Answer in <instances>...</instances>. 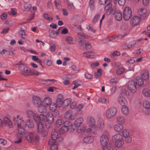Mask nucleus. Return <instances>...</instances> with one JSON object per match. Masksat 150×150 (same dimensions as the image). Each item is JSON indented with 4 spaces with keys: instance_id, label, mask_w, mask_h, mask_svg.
Returning a JSON list of instances; mask_svg holds the SVG:
<instances>
[{
    "instance_id": "60",
    "label": "nucleus",
    "mask_w": 150,
    "mask_h": 150,
    "mask_svg": "<svg viewBox=\"0 0 150 150\" xmlns=\"http://www.w3.org/2000/svg\"><path fill=\"white\" fill-rule=\"evenodd\" d=\"M55 45L54 44L52 43L50 45V49L52 51H54L55 49Z\"/></svg>"
},
{
    "instance_id": "42",
    "label": "nucleus",
    "mask_w": 150,
    "mask_h": 150,
    "mask_svg": "<svg viewBox=\"0 0 150 150\" xmlns=\"http://www.w3.org/2000/svg\"><path fill=\"white\" fill-rule=\"evenodd\" d=\"M101 146H102L103 150H110L111 148V145L108 143Z\"/></svg>"
},
{
    "instance_id": "55",
    "label": "nucleus",
    "mask_w": 150,
    "mask_h": 150,
    "mask_svg": "<svg viewBox=\"0 0 150 150\" xmlns=\"http://www.w3.org/2000/svg\"><path fill=\"white\" fill-rule=\"evenodd\" d=\"M44 18L48 21H50L52 20V17L47 13H45L44 15Z\"/></svg>"
},
{
    "instance_id": "5",
    "label": "nucleus",
    "mask_w": 150,
    "mask_h": 150,
    "mask_svg": "<svg viewBox=\"0 0 150 150\" xmlns=\"http://www.w3.org/2000/svg\"><path fill=\"white\" fill-rule=\"evenodd\" d=\"M29 134L26 136L27 139L28 140L32 142H38L39 141L40 137L38 135H35L34 132H28Z\"/></svg>"
},
{
    "instance_id": "57",
    "label": "nucleus",
    "mask_w": 150,
    "mask_h": 150,
    "mask_svg": "<svg viewBox=\"0 0 150 150\" xmlns=\"http://www.w3.org/2000/svg\"><path fill=\"white\" fill-rule=\"evenodd\" d=\"M83 44H84L85 46V48L86 50L90 49L91 47V46L90 43L85 42Z\"/></svg>"
},
{
    "instance_id": "17",
    "label": "nucleus",
    "mask_w": 150,
    "mask_h": 150,
    "mask_svg": "<svg viewBox=\"0 0 150 150\" xmlns=\"http://www.w3.org/2000/svg\"><path fill=\"white\" fill-rule=\"evenodd\" d=\"M63 96L62 95L59 94L57 97V107H60L62 104Z\"/></svg>"
},
{
    "instance_id": "12",
    "label": "nucleus",
    "mask_w": 150,
    "mask_h": 150,
    "mask_svg": "<svg viewBox=\"0 0 150 150\" xmlns=\"http://www.w3.org/2000/svg\"><path fill=\"white\" fill-rule=\"evenodd\" d=\"M33 102L34 105L36 107L41 104V99L39 97L37 96H34L33 97Z\"/></svg>"
},
{
    "instance_id": "39",
    "label": "nucleus",
    "mask_w": 150,
    "mask_h": 150,
    "mask_svg": "<svg viewBox=\"0 0 150 150\" xmlns=\"http://www.w3.org/2000/svg\"><path fill=\"white\" fill-rule=\"evenodd\" d=\"M55 81H56V80L53 79H47L45 80L44 84L47 85H51L53 84Z\"/></svg>"
},
{
    "instance_id": "59",
    "label": "nucleus",
    "mask_w": 150,
    "mask_h": 150,
    "mask_svg": "<svg viewBox=\"0 0 150 150\" xmlns=\"http://www.w3.org/2000/svg\"><path fill=\"white\" fill-rule=\"evenodd\" d=\"M24 7L27 10L29 11L31 8V5L30 4H24Z\"/></svg>"
},
{
    "instance_id": "48",
    "label": "nucleus",
    "mask_w": 150,
    "mask_h": 150,
    "mask_svg": "<svg viewBox=\"0 0 150 150\" xmlns=\"http://www.w3.org/2000/svg\"><path fill=\"white\" fill-rule=\"evenodd\" d=\"M112 6V4L110 3H109L105 6L104 9L105 10L107 11V13H108L109 11L110 10V9L111 8Z\"/></svg>"
},
{
    "instance_id": "4",
    "label": "nucleus",
    "mask_w": 150,
    "mask_h": 150,
    "mask_svg": "<svg viewBox=\"0 0 150 150\" xmlns=\"http://www.w3.org/2000/svg\"><path fill=\"white\" fill-rule=\"evenodd\" d=\"M132 12L131 8L129 7H126L124 9L123 12V17L126 21L128 20L131 17Z\"/></svg>"
},
{
    "instance_id": "1",
    "label": "nucleus",
    "mask_w": 150,
    "mask_h": 150,
    "mask_svg": "<svg viewBox=\"0 0 150 150\" xmlns=\"http://www.w3.org/2000/svg\"><path fill=\"white\" fill-rule=\"evenodd\" d=\"M113 141L115 142V145L116 147L119 148L124 144V140L122 136L120 134L115 135L112 137Z\"/></svg>"
},
{
    "instance_id": "15",
    "label": "nucleus",
    "mask_w": 150,
    "mask_h": 150,
    "mask_svg": "<svg viewBox=\"0 0 150 150\" xmlns=\"http://www.w3.org/2000/svg\"><path fill=\"white\" fill-rule=\"evenodd\" d=\"M37 131L38 133L41 134L44 132V125L42 122H39L37 125Z\"/></svg>"
},
{
    "instance_id": "20",
    "label": "nucleus",
    "mask_w": 150,
    "mask_h": 150,
    "mask_svg": "<svg viewBox=\"0 0 150 150\" xmlns=\"http://www.w3.org/2000/svg\"><path fill=\"white\" fill-rule=\"evenodd\" d=\"M83 119L81 117L77 118L74 121V125L76 127H79L83 122Z\"/></svg>"
},
{
    "instance_id": "16",
    "label": "nucleus",
    "mask_w": 150,
    "mask_h": 150,
    "mask_svg": "<svg viewBox=\"0 0 150 150\" xmlns=\"http://www.w3.org/2000/svg\"><path fill=\"white\" fill-rule=\"evenodd\" d=\"M134 82L136 84L139 86H142L144 83L143 79L141 78L139 76H137L135 78Z\"/></svg>"
},
{
    "instance_id": "50",
    "label": "nucleus",
    "mask_w": 150,
    "mask_h": 150,
    "mask_svg": "<svg viewBox=\"0 0 150 150\" xmlns=\"http://www.w3.org/2000/svg\"><path fill=\"white\" fill-rule=\"evenodd\" d=\"M19 127V128L18 129V132L20 134H26V131H25L24 128H21V126H20Z\"/></svg>"
},
{
    "instance_id": "34",
    "label": "nucleus",
    "mask_w": 150,
    "mask_h": 150,
    "mask_svg": "<svg viewBox=\"0 0 150 150\" xmlns=\"http://www.w3.org/2000/svg\"><path fill=\"white\" fill-rule=\"evenodd\" d=\"M13 120L15 124L17 125L18 127L21 126V123L23 122L20 119L14 118V117H13Z\"/></svg>"
},
{
    "instance_id": "45",
    "label": "nucleus",
    "mask_w": 150,
    "mask_h": 150,
    "mask_svg": "<svg viewBox=\"0 0 150 150\" xmlns=\"http://www.w3.org/2000/svg\"><path fill=\"white\" fill-rule=\"evenodd\" d=\"M35 121L37 123V124L39 122H42L40 121V116L38 115L35 114L34 116L33 117Z\"/></svg>"
},
{
    "instance_id": "38",
    "label": "nucleus",
    "mask_w": 150,
    "mask_h": 150,
    "mask_svg": "<svg viewBox=\"0 0 150 150\" xmlns=\"http://www.w3.org/2000/svg\"><path fill=\"white\" fill-rule=\"evenodd\" d=\"M50 109L51 112H55L56 110V104L55 103H51L50 105Z\"/></svg>"
},
{
    "instance_id": "52",
    "label": "nucleus",
    "mask_w": 150,
    "mask_h": 150,
    "mask_svg": "<svg viewBox=\"0 0 150 150\" xmlns=\"http://www.w3.org/2000/svg\"><path fill=\"white\" fill-rule=\"evenodd\" d=\"M91 53V51H87L86 52H84L83 53V55L85 57H87L88 58H93V57H91V55H87Z\"/></svg>"
},
{
    "instance_id": "25",
    "label": "nucleus",
    "mask_w": 150,
    "mask_h": 150,
    "mask_svg": "<svg viewBox=\"0 0 150 150\" xmlns=\"http://www.w3.org/2000/svg\"><path fill=\"white\" fill-rule=\"evenodd\" d=\"M63 123L65 125H67L68 126L70 125H71V123L68 121L64 122V120H63L61 119H58L57 120V126H60Z\"/></svg>"
},
{
    "instance_id": "31",
    "label": "nucleus",
    "mask_w": 150,
    "mask_h": 150,
    "mask_svg": "<svg viewBox=\"0 0 150 150\" xmlns=\"http://www.w3.org/2000/svg\"><path fill=\"white\" fill-rule=\"evenodd\" d=\"M50 115H52V114L50 113H47L46 116L43 114H40V121H41L42 120L43 122H45L47 120V118L48 117H49V116H50Z\"/></svg>"
},
{
    "instance_id": "14",
    "label": "nucleus",
    "mask_w": 150,
    "mask_h": 150,
    "mask_svg": "<svg viewBox=\"0 0 150 150\" xmlns=\"http://www.w3.org/2000/svg\"><path fill=\"white\" fill-rule=\"evenodd\" d=\"M140 21V18L138 16H135L130 20L131 24L133 25H137Z\"/></svg>"
},
{
    "instance_id": "33",
    "label": "nucleus",
    "mask_w": 150,
    "mask_h": 150,
    "mask_svg": "<svg viewBox=\"0 0 150 150\" xmlns=\"http://www.w3.org/2000/svg\"><path fill=\"white\" fill-rule=\"evenodd\" d=\"M143 105L144 108L150 110V102L149 101H144L143 102Z\"/></svg>"
},
{
    "instance_id": "51",
    "label": "nucleus",
    "mask_w": 150,
    "mask_h": 150,
    "mask_svg": "<svg viewBox=\"0 0 150 150\" xmlns=\"http://www.w3.org/2000/svg\"><path fill=\"white\" fill-rule=\"evenodd\" d=\"M118 11H116V9L115 7H113L110 9V10L108 12V13H107L108 14H115V15L116 12Z\"/></svg>"
},
{
    "instance_id": "44",
    "label": "nucleus",
    "mask_w": 150,
    "mask_h": 150,
    "mask_svg": "<svg viewBox=\"0 0 150 150\" xmlns=\"http://www.w3.org/2000/svg\"><path fill=\"white\" fill-rule=\"evenodd\" d=\"M125 71V69L123 67L118 68L116 71V73L117 75H120L122 74Z\"/></svg>"
},
{
    "instance_id": "32",
    "label": "nucleus",
    "mask_w": 150,
    "mask_h": 150,
    "mask_svg": "<svg viewBox=\"0 0 150 150\" xmlns=\"http://www.w3.org/2000/svg\"><path fill=\"white\" fill-rule=\"evenodd\" d=\"M142 93L146 97H149L150 96V90L148 88H144L142 90Z\"/></svg>"
},
{
    "instance_id": "61",
    "label": "nucleus",
    "mask_w": 150,
    "mask_h": 150,
    "mask_svg": "<svg viewBox=\"0 0 150 150\" xmlns=\"http://www.w3.org/2000/svg\"><path fill=\"white\" fill-rule=\"evenodd\" d=\"M118 37L117 36L114 35L112 36L110 39L109 40V42L111 41H116L118 40Z\"/></svg>"
},
{
    "instance_id": "3",
    "label": "nucleus",
    "mask_w": 150,
    "mask_h": 150,
    "mask_svg": "<svg viewBox=\"0 0 150 150\" xmlns=\"http://www.w3.org/2000/svg\"><path fill=\"white\" fill-rule=\"evenodd\" d=\"M117 112L116 108L114 107H111L108 109L106 112V115L107 117L111 119L113 117Z\"/></svg>"
},
{
    "instance_id": "26",
    "label": "nucleus",
    "mask_w": 150,
    "mask_h": 150,
    "mask_svg": "<svg viewBox=\"0 0 150 150\" xmlns=\"http://www.w3.org/2000/svg\"><path fill=\"white\" fill-rule=\"evenodd\" d=\"M38 112L41 113H45L47 111L45 107L42 105L38 106Z\"/></svg>"
},
{
    "instance_id": "21",
    "label": "nucleus",
    "mask_w": 150,
    "mask_h": 150,
    "mask_svg": "<svg viewBox=\"0 0 150 150\" xmlns=\"http://www.w3.org/2000/svg\"><path fill=\"white\" fill-rule=\"evenodd\" d=\"M114 128L115 130L117 132H122L123 130V126L119 124L115 125L114 126Z\"/></svg>"
},
{
    "instance_id": "63",
    "label": "nucleus",
    "mask_w": 150,
    "mask_h": 150,
    "mask_svg": "<svg viewBox=\"0 0 150 150\" xmlns=\"http://www.w3.org/2000/svg\"><path fill=\"white\" fill-rule=\"evenodd\" d=\"M9 30V28H6L3 29L2 30V31L1 32V33L3 34H6L8 32Z\"/></svg>"
},
{
    "instance_id": "7",
    "label": "nucleus",
    "mask_w": 150,
    "mask_h": 150,
    "mask_svg": "<svg viewBox=\"0 0 150 150\" xmlns=\"http://www.w3.org/2000/svg\"><path fill=\"white\" fill-rule=\"evenodd\" d=\"M128 88L132 93H135L136 91V87L135 83L133 81H130L128 83Z\"/></svg>"
},
{
    "instance_id": "53",
    "label": "nucleus",
    "mask_w": 150,
    "mask_h": 150,
    "mask_svg": "<svg viewBox=\"0 0 150 150\" xmlns=\"http://www.w3.org/2000/svg\"><path fill=\"white\" fill-rule=\"evenodd\" d=\"M120 54V52L118 51H115L112 53L110 55L111 57H113L115 56H119Z\"/></svg>"
},
{
    "instance_id": "9",
    "label": "nucleus",
    "mask_w": 150,
    "mask_h": 150,
    "mask_svg": "<svg viewBox=\"0 0 150 150\" xmlns=\"http://www.w3.org/2000/svg\"><path fill=\"white\" fill-rule=\"evenodd\" d=\"M64 116L66 118L71 120H74L77 117L76 114L73 115L72 112L71 110L67 111L65 113Z\"/></svg>"
},
{
    "instance_id": "62",
    "label": "nucleus",
    "mask_w": 150,
    "mask_h": 150,
    "mask_svg": "<svg viewBox=\"0 0 150 150\" xmlns=\"http://www.w3.org/2000/svg\"><path fill=\"white\" fill-rule=\"evenodd\" d=\"M118 4L119 5L122 6L124 5L126 2L125 0H118Z\"/></svg>"
},
{
    "instance_id": "8",
    "label": "nucleus",
    "mask_w": 150,
    "mask_h": 150,
    "mask_svg": "<svg viewBox=\"0 0 150 150\" xmlns=\"http://www.w3.org/2000/svg\"><path fill=\"white\" fill-rule=\"evenodd\" d=\"M54 118L52 115H50L49 117L47 118V120L45 122V125L47 128H49L51 126V124L54 122Z\"/></svg>"
},
{
    "instance_id": "43",
    "label": "nucleus",
    "mask_w": 150,
    "mask_h": 150,
    "mask_svg": "<svg viewBox=\"0 0 150 150\" xmlns=\"http://www.w3.org/2000/svg\"><path fill=\"white\" fill-rule=\"evenodd\" d=\"M91 131V129L90 128H88L87 129H86V128H83L82 129H80L79 130H77V132L78 133H79L81 131H83L84 132L89 133H90Z\"/></svg>"
},
{
    "instance_id": "24",
    "label": "nucleus",
    "mask_w": 150,
    "mask_h": 150,
    "mask_svg": "<svg viewBox=\"0 0 150 150\" xmlns=\"http://www.w3.org/2000/svg\"><path fill=\"white\" fill-rule=\"evenodd\" d=\"M51 102V98L49 97H47L44 98L43 103L45 106H49L52 103Z\"/></svg>"
},
{
    "instance_id": "41",
    "label": "nucleus",
    "mask_w": 150,
    "mask_h": 150,
    "mask_svg": "<svg viewBox=\"0 0 150 150\" xmlns=\"http://www.w3.org/2000/svg\"><path fill=\"white\" fill-rule=\"evenodd\" d=\"M117 120L119 124H122L124 122L125 119L122 116L120 115L117 117Z\"/></svg>"
},
{
    "instance_id": "40",
    "label": "nucleus",
    "mask_w": 150,
    "mask_h": 150,
    "mask_svg": "<svg viewBox=\"0 0 150 150\" xmlns=\"http://www.w3.org/2000/svg\"><path fill=\"white\" fill-rule=\"evenodd\" d=\"M104 122L103 120L101 119H99L97 123L98 126L100 128L102 129L104 127Z\"/></svg>"
},
{
    "instance_id": "23",
    "label": "nucleus",
    "mask_w": 150,
    "mask_h": 150,
    "mask_svg": "<svg viewBox=\"0 0 150 150\" xmlns=\"http://www.w3.org/2000/svg\"><path fill=\"white\" fill-rule=\"evenodd\" d=\"M67 8L70 12L74 11L75 8L72 3L69 0H67Z\"/></svg>"
},
{
    "instance_id": "35",
    "label": "nucleus",
    "mask_w": 150,
    "mask_h": 150,
    "mask_svg": "<svg viewBox=\"0 0 150 150\" xmlns=\"http://www.w3.org/2000/svg\"><path fill=\"white\" fill-rule=\"evenodd\" d=\"M121 110L122 113L125 115H126L129 113L128 108L125 105L122 106Z\"/></svg>"
},
{
    "instance_id": "22",
    "label": "nucleus",
    "mask_w": 150,
    "mask_h": 150,
    "mask_svg": "<svg viewBox=\"0 0 150 150\" xmlns=\"http://www.w3.org/2000/svg\"><path fill=\"white\" fill-rule=\"evenodd\" d=\"M94 140L93 138L91 136H87L84 137L83 141L86 143H91Z\"/></svg>"
},
{
    "instance_id": "56",
    "label": "nucleus",
    "mask_w": 150,
    "mask_h": 150,
    "mask_svg": "<svg viewBox=\"0 0 150 150\" xmlns=\"http://www.w3.org/2000/svg\"><path fill=\"white\" fill-rule=\"evenodd\" d=\"M125 142L127 143H130L132 140V138L129 135L125 137Z\"/></svg>"
},
{
    "instance_id": "64",
    "label": "nucleus",
    "mask_w": 150,
    "mask_h": 150,
    "mask_svg": "<svg viewBox=\"0 0 150 150\" xmlns=\"http://www.w3.org/2000/svg\"><path fill=\"white\" fill-rule=\"evenodd\" d=\"M7 143V141L6 140L0 138V144L3 145H4Z\"/></svg>"
},
{
    "instance_id": "36",
    "label": "nucleus",
    "mask_w": 150,
    "mask_h": 150,
    "mask_svg": "<svg viewBox=\"0 0 150 150\" xmlns=\"http://www.w3.org/2000/svg\"><path fill=\"white\" fill-rule=\"evenodd\" d=\"M68 43L70 44H73L75 43V41L73 38L71 37H67L65 39Z\"/></svg>"
},
{
    "instance_id": "46",
    "label": "nucleus",
    "mask_w": 150,
    "mask_h": 150,
    "mask_svg": "<svg viewBox=\"0 0 150 150\" xmlns=\"http://www.w3.org/2000/svg\"><path fill=\"white\" fill-rule=\"evenodd\" d=\"M50 36L52 38H54L56 36V31L54 30H51L50 32Z\"/></svg>"
},
{
    "instance_id": "49",
    "label": "nucleus",
    "mask_w": 150,
    "mask_h": 150,
    "mask_svg": "<svg viewBox=\"0 0 150 150\" xmlns=\"http://www.w3.org/2000/svg\"><path fill=\"white\" fill-rule=\"evenodd\" d=\"M122 134L124 137H125L129 135V132L128 130L127 129H125L122 132Z\"/></svg>"
},
{
    "instance_id": "19",
    "label": "nucleus",
    "mask_w": 150,
    "mask_h": 150,
    "mask_svg": "<svg viewBox=\"0 0 150 150\" xmlns=\"http://www.w3.org/2000/svg\"><path fill=\"white\" fill-rule=\"evenodd\" d=\"M26 126L29 128H32L34 126V123L32 120H27L25 121Z\"/></svg>"
},
{
    "instance_id": "6",
    "label": "nucleus",
    "mask_w": 150,
    "mask_h": 150,
    "mask_svg": "<svg viewBox=\"0 0 150 150\" xmlns=\"http://www.w3.org/2000/svg\"><path fill=\"white\" fill-rule=\"evenodd\" d=\"M21 67H18V69L20 71L22 74L24 75L28 74L30 72V68L25 64L21 65Z\"/></svg>"
},
{
    "instance_id": "37",
    "label": "nucleus",
    "mask_w": 150,
    "mask_h": 150,
    "mask_svg": "<svg viewBox=\"0 0 150 150\" xmlns=\"http://www.w3.org/2000/svg\"><path fill=\"white\" fill-rule=\"evenodd\" d=\"M35 114L31 110H28L26 111V115L28 117H33Z\"/></svg>"
},
{
    "instance_id": "18",
    "label": "nucleus",
    "mask_w": 150,
    "mask_h": 150,
    "mask_svg": "<svg viewBox=\"0 0 150 150\" xmlns=\"http://www.w3.org/2000/svg\"><path fill=\"white\" fill-rule=\"evenodd\" d=\"M142 79H143L144 81L147 80L149 79V74L147 71H143L141 74V76L140 77Z\"/></svg>"
},
{
    "instance_id": "47",
    "label": "nucleus",
    "mask_w": 150,
    "mask_h": 150,
    "mask_svg": "<svg viewBox=\"0 0 150 150\" xmlns=\"http://www.w3.org/2000/svg\"><path fill=\"white\" fill-rule=\"evenodd\" d=\"M146 12V10L144 8H141L138 11V13L139 15L142 16L145 14Z\"/></svg>"
},
{
    "instance_id": "10",
    "label": "nucleus",
    "mask_w": 150,
    "mask_h": 150,
    "mask_svg": "<svg viewBox=\"0 0 150 150\" xmlns=\"http://www.w3.org/2000/svg\"><path fill=\"white\" fill-rule=\"evenodd\" d=\"M87 122L90 127L95 128L96 127L94 118L92 117H88L87 119Z\"/></svg>"
},
{
    "instance_id": "2",
    "label": "nucleus",
    "mask_w": 150,
    "mask_h": 150,
    "mask_svg": "<svg viewBox=\"0 0 150 150\" xmlns=\"http://www.w3.org/2000/svg\"><path fill=\"white\" fill-rule=\"evenodd\" d=\"M51 138L49 141V144L51 145V150H56V131L55 129L51 133Z\"/></svg>"
},
{
    "instance_id": "11",
    "label": "nucleus",
    "mask_w": 150,
    "mask_h": 150,
    "mask_svg": "<svg viewBox=\"0 0 150 150\" xmlns=\"http://www.w3.org/2000/svg\"><path fill=\"white\" fill-rule=\"evenodd\" d=\"M109 139L108 136L105 134L102 135L100 137V142L101 145H105L109 142Z\"/></svg>"
},
{
    "instance_id": "29",
    "label": "nucleus",
    "mask_w": 150,
    "mask_h": 150,
    "mask_svg": "<svg viewBox=\"0 0 150 150\" xmlns=\"http://www.w3.org/2000/svg\"><path fill=\"white\" fill-rule=\"evenodd\" d=\"M71 101V99L70 98H68L62 102V105L64 107L68 106Z\"/></svg>"
},
{
    "instance_id": "30",
    "label": "nucleus",
    "mask_w": 150,
    "mask_h": 150,
    "mask_svg": "<svg viewBox=\"0 0 150 150\" xmlns=\"http://www.w3.org/2000/svg\"><path fill=\"white\" fill-rule=\"evenodd\" d=\"M115 19L117 20L120 21L122 18V13L120 11H117L115 13Z\"/></svg>"
},
{
    "instance_id": "58",
    "label": "nucleus",
    "mask_w": 150,
    "mask_h": 150,
    "mask_svg": "<svg viewBox=\"0 0 150 150\" xmlns=\"http://www.w3.org/2000/svg\"><path fill=\"white\" fill-rule=\"evenodd\" d=\"M135 43L134 41L131 42L128 44L126 45V46L128 48H130L132 47L135 45Z\"/></svg>"
},
{
    "instance_id": "27",
    "label": "nucleus",
    "mask_w": 150,
    "mask_h": 150,
    "mask_svg": "<svg viewBox=\"0 0 150 150\" xmlns=\"http://www.w3.org/2000/svg\"><path fill=\"white\" fill-rule=\"evenodd\" d=\"M69 126L64 125L62 127L59 129V132L60 134H63L65 132L68 131L69 129L68 127Z\"/></svg>"
},
{
    "instance_id": "13",
    "label": "nucleus",
    "mask_w": 150,
    "mask_h": 150,
    "mask_svg": "<svg viewBox=\"0 0 150 150\" xmlns=\"http://www.w3.org/2000/svg\"><path fill=\"white\" fill-rule=\"evenodd\" d=\"M118 102L122 106L126 105L127 103L126 98L122 96H120L117 98Z\"/></svg>"
},
{
    "instance_id": "28",
    "label": "nucleus",
    "mask_w": 150,
    "mask_h": 150,
    "mask_svg": "<svg viewBox=\"0 0 150 150\" xmlns=\"http://www.w3.org/2000/svg\"><path fill=\"white\" fill-rule=\"evenodd\" d=\"M5 125L9 127H11L12 126V124L11 122L7 117H5L3 119Z\"/></svg>"
},
{
    "instance_id": "54",
    "label": "nucleus",
    "mask_w": 150,
    "mask_h": 150,
    "mask_svg": "<svg viewBox=\"0 0 150 150\" xmlns=\"http://www.w3.org/2000/svg\"><path fill=\"white\" fill-rule=\"evenodd\" d=\"M100 16L99 14H98L96 15L94 17L93 20V22L94 23H96L98 19L100 18Z\"/></svg>"
}]
</instances>
